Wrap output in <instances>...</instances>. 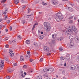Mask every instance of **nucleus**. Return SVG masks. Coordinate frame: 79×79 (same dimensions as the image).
<instances>
[{
	"mask_svg": "<svg viewBox=\"0 0 79 79\" xmlns=\"http://www.w3.org/2000/svg\"><path fill=\"white\" fill-rule=\"evenodd\" d=\"M56 17L55 19L57 21L59 22L60 20H61L62 19H63V15L61 14V12L59 11L56 15Z\"/></svg>",
	"mask_w": 79,
	"mask_h": 79,
	"instance_id": "obj_1",
	"label": "nucleus"
},
{
	"mask_svg": "<svg viewBox=\"0 0 79 79\" xmlns=\"http://www.w3.org/2000/svg\"><path fill=\"white\" fill-rule=\"evenodd\" d=\"M44 26L45 27L44 29L47 32L50 31L51 29V27L50 26V24L49 23L47 22H44Z\"/></svg>",
	"mask_w": 79,
	"mask_h": 79,
	"instance_id": "obj_2",
	"label": "nucleus"
},
{
	"mask_svg": "<svg viewBox=\"0 0 79 79\" xmlns=\"http://www.w3.org/2000/svg\"><path fill=\"white\" fill-rule=\"evenodd\" d=\"M72 29L70 27L68 28L67 29L68 32H73V31H74L75 33L77 32V29L76 28L75 26H73L72 27Z\"/></svg>",
	"mask_w": 79,
	"mask_h": 79,
	"instance_id": "obj_3",
	"label": "nucleus"
},
{
	"mask_svg": "<svg viewBox=\"0 0 79 79\" xmlns=\"http://www.w3.org/2000/svg\"><path fill=\"white\" fill-rule=\"evenodd\" d=\"M4 66V61L1 60L0 61V68H3Z\"/></svg>",
	"mask_w": 79,
	"mask_h": 79,
	"instance_id": "obj_4",
	"label": "nucleus"
},
{
	"mask_svg": "<svg viewBox=\"0 0 79 79\" xmlns=\"http://www.w3.org/2000/svg\"><path fill=\"white\" fill-rule=\"evenodd\" d=\"M44 51H45L47 52H48V51L50 50V49H49V48L47 46L44 47Z\"/></svg>",
	"mask_w": 79,
	"mask_h": 79,
	"instance_id": "obj_5",
	"label": "nucleus"
},
{
	"mask_svg": "<svg viewBox=\"0 0 79 79\" xmlns=\"http://www.w3.org/2000/svg\"><path fill=\"white\" fill-rule=\"evenodd\" d=\"M54 70L53 69L50 68L49 69H48V71L47 73H52V72Z\"/></svg>",
	"mask_w": 79,
	"mask_h": 79,
	"instance_id": "obj_6",
	"label": "nucleus"
},
{
	"mask_svg": "<svg viewBox=\"0 0 79 79\" xmlns=\"http://www.w3.org/2000/svg\"><path fill=\"white\" fill-rule=\"evenodd\" d=\"M51 2L54 5H57L58 4V2L55 0H52Z\"/></svg>",
	"mask_w": 79,
	"mask_h": 79,
	"instance_id": "obj_7",
	"label": "nucleus"
},
{
	"mask_svg": "<svg viewBox=\"0 0 79 79\" xmlns=\"http://www.w3.org/2000/svg\"><path fill=\"white\" fill-rule=\"evenodd\" d=\"M74 43H73V42H71V41L70 42V45H68V46L69 47V48H71V47H73V46H74Z\"/></svg>",
	"mask_w": 79,
	"mask_h": 79,
	"instance_id": "obj_8",
	"label": "nucleus"
},
{
	"mask_svg": "<svg viewBox=\"0 0 79 79\" xmlns=\"http://www.w3.org/2000/svg\"><path fill=\"white\" fill-rule=\"evenodd\" d=\"M9 53H10V55L11 56H14V53H12L13 51L12 50H10L9 51Z\"/></svg>",
	"mask_w": 79,
	"mask_h": 79,
	"instance_id": "obj_9",
	"label": "nucleus"
},
{
	"mask_svg": "<svg viewBox=\"0 0 79 79\" xmlns=\"http://www.w3.org/2000/svg\"><path fill=\"white\" fill-rule=\"evenodd\" d=\"M69 54H67L66 55V57H65V59H66V60H69Z\"/></svg>",
	"mask_w": 79,
	"mask_h": 79,
	"instance_id": "obj_10",
	"label": "nucleus"
},
{
	"mask_svg": "<svg viewBox=\"0 0 79 79\" xmlns=\"http://www.w3.org/2000/svg\"><path fill=\"white\" fill-rule=\"evenodd\" d=\"M57 36V35L55 34H53L52 35V37L53 39H55V38H56V37Z\"/></svg>",
	"mask_w": 79,
	"mask_h": 79,
	"instance_id": "obj_11",
	"label": "nucleus"
},
{
	"mask_svg": "<svg viewBox=\"0 0 79 79\" xmlns=\"http://www.w3.org/2000/svg\"><path fill=\"white\" fill-rule=\"evenodd\" d=\"M42 79V77L41 76H39L37 77H36V79Z\"/></svg>",
	"mask_w": 79,
	"mask_h": 79,
	"instance_id": "obj_12",
	"label": "nucleus"
},
{
	"mask_svg": "<svg viewBox=\"0 0 79 79\" xmlns=\"http://www.w3.org/2000/svg\"><path fill=\"white\" fill-rule=\"evenodd\" d=\"M20 59L21 61H24V60L23 56H20Z\"/></svg>",
	"mask_w": 79,
	"mask_h": 79,
	"instance_id": "obj_13",
	"label": "nucleus"
},
{
	"mask_svg": "<svg viewBox=\"0 0 79 79\" xmlns=\"http://www.w3.org/2000/svg\"><path fill=\"white\" fill-rule=\"evenodd\" d=\"M30 40H26V44H30Z\"/></svg>",
	"mask_w": 79,
	"mask_h": 79,
	"instance_id": "obj_14",
	"label": "nucleus"
},
{
	"mask_svg": "<svg viewBox=\"0 0 79 79\" xmlns=\"http://www.w3.org/2000/svg\"><path fill=\"white\" fill-rule=\"evenodd\" d=\"M7 12H8V10H5V11L2 13L3 15H6V13H7Z\"/></svg>",
	"mask_w": 79,
	"mask_h": 79,
	"instance_id": "obj_15",
	"label": "nucleus"
},
{
	"mask_svg": "<svg viewBox=\"0 0 79 79\" xmlns=\"http://www.w3.org/2000/svg\"><path fill=\"white\" fill-rule=\"evenodd\" d=\"M19 2V0H15V3L17 5Z\"/></svg>",
	"mask_w": 79,
	"mask_h": 79,
	"instance_id": "obj_16",
	"label": "nucleus"
},
{
	"mask_svg": "<svg viewBox=\"0 0 79 79\" xmlns=\"http://www.w3.org/2000/svg\"><path fill=\"white\" fill-rule=\"evenodd\" d=\"M17 39H22V38L21 37V35H18L17 36Z\"/></svg>",
	"mask_w": 79,
	"mask_h": 79,
	"instance_id": "obj_17",
	"label": "nucleus"
},
{
	"mask_svg": "<svg viewBox=\"0 0 79 79\" xmlns=\"http://www.w3.org/2000/svg\"><path fill=\"white\" fill-rule=\"evenodd\" d=\"M40 39H44V35H41L39 36V37Z\"/></svg>",
	"mask_w": 79,
	"mask_h": 79,
	"instance_id": "obj_18",
	"label": "nucleus"
},
{
	"mask_svg": "<svg viewBox=\"0 0 79 79\" xmlns=\"http://www.w3.org/2000/svg\"><path fill=\"white\" fill-rule=\"evenodd\" d=\"M67 9H68L69 11H72V8H71V7H67Z\"/></svg>",
	"mask_w": 79,
	"mask_h": 79,
	"instance_id": "obj_19",
	"label": "nucleus"
},
{
	"mask_svg": "<svg viewBox=\"0 0 79 79\" xmlns=\"http://www.w3.org/2000/svg\"><path fill=\"white\" fill-rule=\"evenodd\" d=\"M69 39H70L71 41V40H73V36H69Z\"/></svg>",
	"mask_w": 79,
	"mask_h": 79,
	"instance_id": "obj_20",
	"label": "nucleus"
},
{
	"mask_svg": "<svg viewBox=\"0 0 79 79\" xmlns=\"http://www.w3.org/2000/svg\"><path fill=\"white\" fill-rule=\"evenodd\" d=\"M63 39V38L61 37L59 38L58 39V40L59 41H61V40H62Z\"/></svg>",
	"mask_w": 79,
	"mask_h": 79,
	"instance_id": "obj_21",
	"label": "nucleus"
},
{
	"mask_svg": "<svg viewBox=\"0 0 79 79\" xmlns=\"http://www.w3.org/2000/svg\"><path fill=\"white\" fill-rule=\"evenodd\" d=\"M43 71H44V72H47L48 71V69L46 68H44L43 69Z\"/></svg>",
	"mask_w": 79,
	"mask_h": 79,
	"instance_id": "obj_22",
	"label": "nucleus"
},
{
	"mask_svg": "<svg viewBox=\"0 0 79 79\" xmlns=\"http://www.w3.org/2000/svg\"><path fill=\"white\" fill-rule=\"evenodd\" d=\"M34 46H35V47H37V43L36 42H34Z\"/></svg>",
	"mask_w": 79,
	"mask_h": 79,
	"instance_id": "obj_23",
	"label": "nucleus"
},
{
	"mask_svg": "<svg viewBox=\"0 0 79 79\" xmlns=\"http://www.w3.org/2000/svg\"><path fill=\"white\" fill-rule=\"evenodd\" d=\"M78 68H79V65L78 64H77L75 68L76 69H77Z\"/></svg>",
	"mask_w": 79,
	"mask_h": 79,
	"instance_id": "obj_24",
	"label": "nucleus"
},
{
	"mask_svg": "<svg viewBox=\"0 0 79 79\" xmlns=\"http://www.w3.org/2000/svg\"><path fill=\"white\" fill-rule=\"evenodd\" d=\"M8 72H9V73H12L13 71H12L11 69H9L8 70Z\"/></svg>",
	"mask_w": 79,
	"mask_h": 79,
	"instance_id": "obj_25",
	"label": "nucleus"
},
{
	"mask_svg": "<svg viewBox=\"0 0 79 79\" xmlns=\"http://www.w3.org/2000/svg\"><path fill=\"white\" fill-rule=\"evenodd\" d=\"M16 40L14 39L13 40H12L11 41V43L13 44V43H14V42H16Z\"/></svg>",
	"mask_w": 79,
	"mask_h": 79,
	"instance_id": "obj_26",
	"label": "nucleus"
},
{
	"mask_svg": "<svg viewBox=\"0 0 79 79\" xmlns=\"http://www.w3.org/2000/svg\"><path fill=\"white\" fill-rule=\"evenodd\" d=\"M21 23H22V24H24V23H25V20L23 19L22 20H21Z\"/></svg>",
	"mask_w": 79,
	"mask_h": 79,
	"instance_id": "obj_27",
	"label": "nucleus"
},
{
	"mask_svg": "<svg viewBox=\"0 0 79 79\" xmlns=\"http://www.w3.org/2000/svg\"><path fill=\"white\" fill-rule=\"evenodd\" d=\"M33 15V14H31L30 15H27V16H28V18H31V16H32Z\"/></svg>",
	"mask_w": 79,
	"mask_h": 79,
	"instance_id": "obj_28",
	"label": "nucleus"
},
{
	"mask_svg": "<svg viewBox=\"0 0 79 79\" xmlns=\"http://www.w3.org/2000/svg\"><path fill=\"white\" fill-rule=\"evenodd\" d=\"M70 5H71L73 7H74V4L73 3H70Z\"/></svg>",
	"mask_w": 79,
	"mask_h": 79,
	"instance_id": "obj_29",
	"label": "nucleus"
},
{
	"mask_svg": "<svg viewBox=\"0 0 79 79\" xmlns=\"http://www.w3.org/2000/svg\"><path fill=\"white\" fill-rule=\"evenodd\" d=\"M51 42L52 44H54L55 43V40H52L51 41Z\"/></svg>",
	"mask_w": 79,
	"mask_h": 79,
	"instance_id": "obj_30",
	"label": "nucleus"
},
{
	"mask_svg": "<svg viewBox=\"0 0 79 79\" xmlns=\"http://www.w3.org/2000/svg\"><path fill=\"white\" fill-rule=\"evenodd\" d=\"M73 16H71L69 17V19H72L73 18Z\"/></svg>",
	"mask_w": 79,
	"mask_h": 79,
	"instance_id": "obj_31",
	"label": "nucleus"
},
{
	"mask_svg": "<svg viewBox=\"0 0 79 79\" xmlns=\"http://www.w3.org/2000/svg\"><path fill=\"white\" fill-rule=\"evenodd\" d=\"M60 59L61 60H64V57H61Z\"/></svg>",
	"mask_w": 79,
	"mask_h": 79,
	"instance_id": "obj_32",
	"label": "nucleus"
},
{
	"mask_svg": "<svg viewBox=\"0 0 79 79\" xmlns=\"http://www.w3.org/2000/svg\"><path fill=\"white\" fill-rule=\"evenodd\" d=\"M68 32V29L67 30V31L65 33V34L66 35H68L69 34V33H68V32Z\"/></svg>",
	"mask_w": 79,
	"mask_h": 79,
	"instance_id": "obj_33",
	"label": "nucleus"
},
{
	"mask_svg": "<svg viewBox=\"0 0 79 79\" xmlns=\"http://www.w3.org/2000/svg\"><path fill=\"white\" fill-rule=\"evenodd\" d=\"M42 3L43 5L46 6V5H48L47 3H45L44 2H42Z\"/></svg>",
	"mask_w": 79,
	"mask_h": 79,
	"instance_id": "obj_34",
	"label": "nucleus"
},
{
	"mask_svg": "<svg viewBox=\"0 0 79 79\" xmlns=\"http://www.w3.org/2000/svg\"><path fill=\"white\" fill-rule=\"evenodd\" d=\"M44 76H45V77H48V74L47 73H45L44 74Z\"/></svg>",
	"mask_w": 79,
	"mask_h": 79,
	"instance_id": "obj_35",
	"label": "nucleus"
},
{
	"mask_svg": "<svg viewBox=\"0 0 79 79\" xmlns=\"http://www.w3.org/2000/svg\"><path fill=\"white\" fill-rule=\"evenodd\" d=\"M6 0H2L1 1V3H5Z\"/></svg>",
	"mask_w": 79,
	"mask_h": 79,
	"instance_id": "obj_36",
	"label": "nucleus"
},
{
	"mask_svg": "<svg viewBox=\"0 0 79 79\" xmlns=\"http://www.w3.org/2000/svg\"><path fill=\"white\" fill-rule=\"evenodd\" d=\"M25 8H26V6H23L22 9H23V10H24V9H25Z\"/></svg>",
	"mask_w": 79,
	"mask_h": 79,
	"instance_id": "obj_37",
	"label": "nucleus"
},
{
	"mask_svg": "<svg viewBox=\"0 0 79 79\" xmlns=\"http://www.w3.org/2000/svg\"><path fill=\"white\" fill-rule=\"evenodd\" d=\"M28 13H30L31 12V10L29 9H28Z\"/></svg>",
	"mask_w": 79,
	"mask_h": 79,
	"instance_id": "obj_38",
	"label": "nucleus"
},
{
	"mask_svg": "<svg viewBox=\"0 0 79 79\" xmlns=\"http://www.w3.org/2000/svg\"><path fill=\"white\" fill-rule=\"evenodd\" d=\"M6 48H8L9 47V45L8 44H6L5 46Z\"/></svg>",
	"mask_w": 79,
	"mask_h": 79,
	"instance_id": "obj_39",
	"label": "nucleus"
},
{
	"mask_svg": "<svg viewBox=\"0 0 79 79\" xmlns=\"http://www.w3.org/2000/svg\"><path fill=\"white\" fill-rule=\"evenodd\" d=\"M8 37H6L5 39V40H8Z\"/></svg>",
	"mask_w": 79,
	"mask_h": 79,
	"instance_id": "obj_40",
	"label": "nucleus"
},
{
	"mask_svg": "<svg viewBox=\"0 0 79 79\" xmlns=\"http://www.w3.org/2000/svg\"><path fill=\"white\" fill-rule=\"evenodd\" d=\"M8 19V17H7V16H5L4 17L5 20H6V19Z\"/></svg>",
	"mask_w": 79,
	"mask_h": 79,
	"instance_id": "obj_41",
	"label": "nucleus"
},
{
	"mask_svg": "<svg viewBox=\"0 0 79 79\" xmlns=\"http://www.w3.org/2000/svg\"><path fill=\"white\" fill-rule=\"evenodd\" d=\"M42 61H43V58H41L40 59V62H42Z\"/></svg>",
	"mask_w": 79,
	"mask_h": 79,
	"instance_id": "obj_42",
	"label": "nucleus"
},
{
	"mask_svg": "<svg viewBox=\"0 0 79 79\" xmlns=\"http://www.w3.org/2000/svg\"><path fill=\"white\" fill-rule=\"evenodd\" d=\"M21 2H22V3H24L25 2H24V0H21Z\"/></svg>",
	"mask_w": 79,
	"mask_h": 79,
	"instance_id": "obj_43",
	"label": "nucleus"
},
{
	"mask_svg": "<svg viewBox=\"0 0 79 79\" xmlns=\"http://www.w3.org/2000/svg\"><path fill=\"white\" fill-rule=\"evenodd\" d=\"M73 20H70L69 21V23H70V24H71V23H73Z\"/></svg>",
	"mask_w": 79,
	"mask_h": 79,
	"instance_id": "obj_44",
	"label": "nucleus"
},
{
	"mask_svg": "<svg viewBox=\"0 0 79 79\" xmlns=\"http://www.w3.org/2000/svg\"><path fill=\"white\" fill-rule=\"evenodd\" d=\"M20 75L21 76H22V77H25V76L23 75V73L21 74Z\"/></svg>",
	"mask_w": 79,
	"mask_h": 79,
	"instance_id": "obj_45",
	"label": "nucleus"
},
{
	"mask_svg": "<svg viewBox=\"0 0 79 79\" xmlns=\"http://www.w3.org/2000/svg\"><path fill=\"white\" fill-rule=\"evenodd\" d=\"M13 65L14 66H17V64L15 63L13 64Z\"/></svg>",
	"mask_w": 79,
	"mask_h": 79,
	"instance_id": "obj_46",
	"label": "nucleus"
},
{
	"mask_svg": "<svg viewBox=\"0 0 79 79\" xmlns=\"http://www.w3.org/2000/svg\"><path fill=\"white\" fill-rule=\"evenodd\" d=\"M59 50H60V51H62V50H63V49H62L61 48H59Z\"/></svg>",
	"mask_w": 79,
	"mask_h": 79,
	"instance_id": "obj_47",
	"label": "nucleus"
},
{
	"mask_svg": "<svg viewBox=\"0 0 79 79\" xmlns=\"http://www.w3.org/2000/svg\"><path fill=\"white\" fill-rule=\"evenodd\" d=\"M62 74H64L65 73V70H63L62 71Z\"/></svg>",
	"mask_w": 79,
	"mask_h": 79,
	"instance_id": "obj_48",
	"label": "nucleus"
},
{
	"mask_svg": "<svg viewBox=\"0 0 79 79\" xmlns=\"http://www.w3.org/2000/svg\"><path fill=\"white\" fill-rule=\"evenodd\" d=\"M6 78L7 79H10V76H6Z\"/></svg>",
	"mask_w": 79,
	"mask_h": 79,
	"instance_id": "obj_49",
	"label": "nucleus"
},
{
	"mask_svg": "<svg viewBox=\"0 0 79 79\" xmlns=\"http://www.w3.org/2000/svg\"><path fill=\"white\" fill-rule=\"evenodd\" d=\"M27 53L28 55H29L30 54V51H28L27 52Z\"/></svg>",
	"mask_w": 79,
	"mask_h": 79,
	"instance_id": "obj_50",
	"label": "nucleus"
},
{
	"mask_svg": "<svg viewBox=\"0 0 79 79\" xmlns=\"http://www.w3.org/2000/svg\"><path fill=\"white\" fill-rule=\"evenodd\" d=\"M77 17H74V19L75 20H76V19H77Z\"/></svg>",
	"mask_w": 79,
	"mask_h": 79,
	"instance_id": "obj_51",
	"label": "nucleus"
},
{
	"mask_svg": "<svg viewBox=\"0 0 79 79\" xmlns=\"http://www.w3.org/2000/svg\"><path fill=\"white\" fill-rule=\"evenodd\" d=\"M30 61L31 62H32V61H33V59H30Z\"/></svg>",
	"mask_w": 79,
	"mask_h": 79,
	"instance_id": "obj_52",
	"label": "nucleus"
},
{
	"mask_svg": "<svg viewBox=\"0 0 79 79\" xmlns=\"http://www.w3.org/2000/svg\"><path fill=\"white\" fill-rule=\"evenodd\" d=\"M23 71H21L20 72V75L21 74H23Z\"/></svg>",
	"mask_w": 79,
	"mask_h": 79,
	"instance_id": "obj_53",
	"label": "nucleus"
},
{
	"mask_svg": "<svg viewBox=\"0 0 79 79\" xmlns=\"http://www.w3.org/2000/svg\"><path fill=\"white\" fill-rule=\"evenodd\" d=\"M26 67H27V66H26V65L23 66L24 68H26Z\"/></svg>",
	"mask_w": 79,
	"mask_h": 79,
	"instance_id": "obj_54",
	"label": "nucleus"
},
{
	"mask_svg": "<svg viewBox=\"0 0 79 79\" xmlns=\"http://www.w3.org/2000/svg\"><path fill=\"white\" fill-rule=\"evenodd\" d=\"M64 66H66V63H65L64 64Z\"/></svg>",
	"mask_w": 79,
	"mask_h": 79,
	"instance_id": "obj_55",
	"label": "nucleus"
},
{
	"mask_svg": "<svg viewBox=\"0 0 79 79\" xmlns=\"http://www.w3.org/2000/svg\"><path fill=\"white\" fill-rule=\"evenodd\" d=\"M12 30V28L11 27H10V31H11Z\"/></svg>",
	"mask_w": 79,
	"mask_h": 79,
	"instance_id": "obj_56",
	"label": "nucleus"
},
{
	"mask_svg": "<svg viewBox=\"0 0 79 79\" xmlns=\"http://www.w3.org/2000/svg\"><path fill=\"white\" fill-rule=\"evenodd\" d=\"M3 21V19H0V22H2Z\"/></svg>",
	"mask_w": 79,
	"mask_h": 79,
	"instance_id": "obj_57",
	"label": "nucleus"
},
{
	"mask_svg": "<svg viewBox=\"0 0 79 79\" xmlns=\"http://www.w3.org/2000/svg\"><path fill=\"white\" fill-rule=\"evenodd\" d=\"M6 32H8V29L6 28Z\"/></svg>",
	"mask_w": 79,
	"mask_h": 79,
	"instance_id": "obj_58",
	"label": "nucleus"
},
{
	"mask_svg": "<svg viewBox=\"0 0 79 79\" xmlns=\"http://www.w3.org/2000/svg\"><path fill=\"white\" fill-rule=\"evenodd\" d=\"M10 23V20H8L7 22L9 24V23Z\"/></svg>",
	"mask_w": 79,
	"mask_h": 79,
	"instance_id": "obj_59",
	"label": "nucleus"
},
{
	"mask_svg": "<svg viewBox=\"0 0 79 79\" xmlns=\"http://www.w3.org/2000/svg\"><path fill=\"white\" fill-rule=\"evenodd\" d=\"M50 55V53H48L47 54V55H48H48Z\"/></svg>",
	"mask_w": 79,
	"mask_h": 79,
	"instance_id": "obj_60",
	"label": "nucleus"
},
{
	"mask_svg": "<svg viewBox=\"0 0 79 79\" xmlns=\"http://www.w3.org/2000/svg\"><path fill=\"white\" fill-rule=\"evenodd\" d=\"M3 25H0V27H3Z\"/></svg>",
	"mask_w": 79,
	"mask_h": 79,
	"instance_id": "obj_61",
	"label": "nucleus"
},
{
	"mask_svg": "<svg viewBox=\"0 0 79 79\" xmlns=\"http://www.w3.org/2000/svg\"><path fill=\"white\" fill-rule=\"evenodd\" d=\"M8 60V59L6 58L5 59V61H7Z\"/></svg>",
	"mask_w": 79,
	"mask_h": 79,
	"instance_id": "obj_62",
	"label": "nucleus"
},
{
	"mask_svg": "<svg viewBox=\"0 0 79 79\" xmlns=\"http://www.w3.org/2000/svg\"><path fill=\"white\" fill-rule=\"evenodd\" d=\"M77 60H78V61H79V56L78 57Z\"/></svg>",
	"mask_w": 79,
	"mask_h": 79,
	"instance_id": "obj_63",
	"label": "nucleus"
},
{
	"mask_svg": "<svg viewBox=\"0 0 79 79\" xmlns=\"http://www.w3.org/2000/svg\"><path fill=\"white\" fill-rule=\"evenodd\" d=\"M77 21H78V24H79V19H78V20H77Z\"/></svg>",
	"mask_w": 79,
	"mask_h": 79,
	"instance_id": "obj_64",
	"label": "nucleus"
}]
</instances>
